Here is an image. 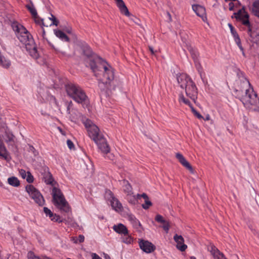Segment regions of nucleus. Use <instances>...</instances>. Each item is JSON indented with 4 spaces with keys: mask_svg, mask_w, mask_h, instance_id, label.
<instances>
[{
    "mask_svg": "<svg viewBox=\"0 0 259 259\" xmlns=\"http://www.w3.org/2000/svg\"><path fill=\"white\" fill-rule=\"evenodd\" d=\"M51 17H52L50 18L52 20V23L50 24V26L52 25L57 26L58 25L59 21L57 20L56 18L53 15H51Z\"/></svg>",
    "mask_w": 259,
    "mask_h": 259,
    "instance_id": "nucleus-37",
    "label": "nucleus"
},
{
    "mask_svg": "<svg viewBox=\"0 0 259 259\" xmlns=\"http://www.w3.org/2000/svg\"><path fill=\"white\" fill-rule=\"evenodd\" d=\"M42 35L43 38H45V31L44 29H43V28L42 29Z\"/></svg>",
    "mask_w": 259,
    "mask_h": 259,
    "instance_id": "nucleus-56",
    "label": "nucleus"
},
{
    "mask_svg": "<svg viewBox=\"0 0 259 259\" xmlns=\"http://www.w3.org/2000/svg\"><path fill=\"white\" fill-rule=\"evenodd\" d=\"M66 91L67 95L76 102L81 104L83 106H88L89 99L80 87L72 83L68 84L66 85Z\"/></svg>",
    "mask_w": 259,
    "mask_h": 259,
    "instance_id": "nucleus-5",
    "label": "nucleus"
},
{
    "mask_svg": "<svg viewBox=\"0 0 259 259\" xmlns=\"http://www.w3.org/2000/svg\"><path fill=\"white\" fill-rule=\"evenodd\" d=\"M213 256L214 259H225L227 258L225 255L221 252L220 250L218 251L217 253H215Z\"/></svg>",
    "mask_w": 259,
    "mask_h": 259,
    "instance_id": "nucleus-32",
    "label": "nucleus"
},
{
    "mask_svg": "<svg viewBox=\"0 0 259 259\" xmlns=\"http://www.w3.org/2000/svg\"><path fill=\"white\" fill-rule=\"evenodd\" d=\"M210 247L211 249L210 251L212 255L219 251V250L214 245H211Z\"/></svg>",
    "mask_w": 259,
    "mask_h": 259,
    "instance_id": "nucleus-40",
    "label": "nucleus"
},
{
    "mask_svg": "<svg viewBox=\"0 0 259 259\" xmlns=\"http://www.w3.org/2000/svg\"><path fill=\"white\" fill-rule=\"evenodd\" d=\"M237 3L236 4H234L232 2H231L229 3V10L230 11H232L234 9V7L235 6L237 5Z\"/></svg>",
    "mask_w": 259,
    "mask_h": 259,
    "instance_id": "nucleus-45",
    "label": "nucleus"
},
{
    "mask_svg": "<svg viewBox=\"0 0 259 259\" xmlns=\"http://www.w3.org/2000/svg\"><path fill=\"white\" fill-rule=\"evenodd\" d=\"M177 81L181 88L184 90L186 95L185 96L183 92L179 94V102L188 105L191 108L193 113L198 119L203 118V117L194 108L191 103V101H192L195 103L197 98V89L195 83L188 75L185 74L178 76Z\"/></svg>",
    "mask_w": 259,
    "mask_h": 259,
    "instance_id": "nucleus-3",
    "label": "nucleus"
},
{
    "mask_svg": "<svg viewBox=\"0 0 259 259\" xmlns=\"http://www.w3.org/2000/svg\"><path fill=\"white\" fill-rule=\"evenodd\" d=\"M236 35L234 36V39H235V42H236V44H237L238 46L239 47V48L241 50H243V48L241 45V41H240V39L239 38V37L237 33H235V34Z\"/></svg>",
    "mask_w": 259,
    "mask_h": 259,
    "instance_id": "nucleus-35",
    "label": "nucleus"
},
{
    "mask_svg": "<svg viewBox=\"0 0 259 259\" xmlns=\"http://www.w3.org/2000/svg\"><path fill=\"white\" fill-rule=\"evenodd\" d=\"M141 196L145 199V201L146 200L149 199L148 195L146 193H143L142 194H141Z\"/></svg>",
    "mask_w": 259,
    "mask_h": 259,
    "instance_id": "nucleus-49",
    "label": "nucleus"
},
{
    "mask_svg": "<svg viewBox=\"0 0 259 259\" xmlns=\"http://www.w3.org/2000/svg\"><path fill=\"white\" fill-rule=\"evenodd\" d=\"M109 194L111 195V203L112 208L116 211H121L123 209L121 203L113 196V194L111 191H109Z\"/></svg>",
    "mask_w": 259,
    "mask_h": 259,
    "instance_id": "nucleus-15",
    "label": "nucleus"
},
{
    "mask_svg": "<svg viewBox=\"0 0 259 259\" xmlns=\"http://www.w3.org/2000/svg\"><path fill=\"white\" fill-rule=\"evenodd\" d=\"M67 32H68V33H70V31H69V30H68Z\"/></svg>",
    "mask_w": 259,
    "mask_h": 259,
    "instance_id": "nucleus-63",
    "label": "nucleus"
},
{
    "mask_svg": "<svg viewBox=\"0 0 259 259\" xmlns=\"http://www.w3.org/2000/svg\"><path fill=\"white\" fill-rule=\"evenodd\" d=\"M136 198H137V200L138 199H140L141 197H142V196H141V194H138L137 195V196H136Z\"/></svg>",
    "mask_w": 259,
    "mask_h": 259,
    "instance_id": "nucleus-55",
    "label": "nucleus"
},
{
    "mask_svg": "<svg viewBox=\"0 0 259 259\" xmlns=\"http://www.w3.org/2000/svg\"><path fill=\"white\" fill-rule=\"evenodd\" d=\"M2 61V56H0V62Z\"/></svg>",
    "mask_w": 259,
    "mask_h": 259,
    "instance_id": "nucleus-62",
    "label": "nucleus"
},
{
    "mask_svg": "<svg viewBox=\"0 0 259 259\" xmlns=\"http://www.w3.org/2000/svg\"><path fill=\"white\" fill-rule=\"evenodd\" d=\"M27 174L26 177L25 178L26 179V181L29 183L33 182V177L31 173L29 171H27Z\"/></svg>",
    "mask_w": 259,
    "mask_h": 259,
    "instance_id": "nucleus-36",
    "label": "nucleus"
},
{
    "mask_svg": "<svg viewBox=\"0 0 259 259\" xmlns=\"http://www.w3.org/2000/svg\"><path fill=\"white\" fill-rule=\"evenodd\" d=\"M92 259H102L99 255L95 253L93 254Z\"/></svg>",
    "mask_w": 259,
    "mask_h": 259,
    "instance_id": "nucleus-48",
    "label": "nucleus"
},
{
    "mask_svg": "<svg viewBox=\"0 0 259 259\" xmlns=\"http://www.w3.org/2000/svg\"><path fill=\"white\" fill-rule=\"evenodd\" d=\"M0 144H2V140L1 137H0Z\"/></svg>",
    "mask_w": 259,
    "mask_h": 259,
    "instance_id": "nucleus-59",
    "label": "nucleus"
},
{
    "mask_svg": "<svg viewBox=\"0 0 259 259\" xmlns=\"http://www.w3.org/2000/svg\"><path fill=\"white\" fill-rule=\"evenodd\" d=\"M81 53L86 66L90 67L95 76L99 78V87L101 90L107 91L114 89V70L111 66L94 54L88 46L81 48Z\"/></svg>",
    "mask_w": 259,
    "mask_h": 259,
    "instance_id": "nucleus-1",
    "label": "nucleus"
},
{
    "mask_svg": "<svg viewBox=\"0 0 259 259\" xmlns=\"http://www.w3.org/2000/svg\"><path fill=\"white\" fill-rule=\"evenodd\" d=\"M19 174L23 179H25L27 174L25 170L21 169L19 170Z\"/></svg>",
    "mask_w": 259,
    "mask_h": 259,
    "instance_id": "nucleus-41",
    "label": "nucleus"
},
{
    "mask_svg": "<svg viewBox=\"0 0 259 259\" xmlns=\"http://www.w3.org/2000/svg\"><path fill=\"white\" fill-rule=\"evenodd\" d=\"M8 184L13 187H18L20 185V181L15 177H11L8 179Z\"/></svg>",
    "mask_w": 259,
    "mask_h": 259,
    "instance_id": "nucleus-23",
    "label": "nucleus"
},
{
    "mask_svg": "<svg viewBox=\"0 0 259 259\" xmlns=\"http://www.w3.org/2000/svg\"><path fill=\"white\" fill-rule=\"evenodd\" d=\"M119 8L120 12L126 16H129L130 14L127 8L122 0H114Z\"/></svg>",
    "mask_w": 259,
    "mask_h": 259,
    "instance_id": "nucleus-16",
    "label": "nucleus"
},
{
    "mask_svg": "<svg viewBox=\"0 0 259 259\" xmlns=\"http://www.w3.org/2000/svg\"><path fill=\"white\" fill-rule=\"evenodd\" d=\"M72 240L74 241V243H77L78 242V239L75 237L72 238Z\"/></svg>",
    "mask_w": 259,
    "mask_h": 259,
    "instance_id": "nucleus-51",
    "label": "nucleus"
},
{
    "mask_svg": "<svg viewBox=\"0 0 259 259\" xmlns=\"http://www.w3.org/2000/svg\"><path fill=\"white\" fill-rule=\"evenodd\" d=\"M188 49L191 54L192 57L193 58L194 61H196L198 57V52L191 47H189L188 48Z\"/></svg>",
    "mask_w": 259,
    "mask_h": 259,
    "instance_id": "nucleus-29",
    "label": "nucleus"
},
{
    "mask_svg": "<svg viewBox=\"0 0 259 259\" xmlns=\"http://www.w3.org/2000/svg\"><path fill=\"white\" fill-rule=\"evenodd\" d=\"M128 220L131 223L134 225L137 226V225H140L139 221L133 215L130 214L128 217Z\"/></svg>",
    "mask_w": 259,
    "mask_h": 259,
    "instance_id": "nucleus-31",
    "label": "nucleus"
},
{
    "mask_svg": "<svg viewBox=\"0 0 259 259\" xmlns=\"http://www.w3.org/2000/svg\"><path fill=\"white\" fill-rule=\"evenodd\" d=\"M205 120H210V116L209 115H207L205 118H203Z\"/></svg>",
    "mask_w": 259,
    "mask_h": 259,
    "instance_id": "nucleus-53",
    "label": "nucleus"
},
{
    "mask_svg": "<svg viewBox=\"0 0 259 259\" xmlns=\"http://www.w3.org/2000/svg\"><path fill=\"white\" fill-rule=\"evenodd\" d=\"M54 33L56 36L62 40L66 41H69V39L68 37L62 31L60 30H54Z\"/></svg>",
    "mask_w": 259,
    "mask_h": 259,
    "instance_id": "nucleus-22",
    "label": "nucleus"
},
{
    "mask_svg": "<svg viewBox=\"0 0 259 259\" xmlns=\"http://www.w3.org/2000/svg\"><path fill=\"white\" fill-rule=\"evenodd\" d=\"M52 194L54 204L61 212H70V207L60 189L54 186L52 189Z\"/></svg>",
    "mask_w": 259,
    "mask_h": 259,
    "instance_id": "nucleus-6",
    "label": "nucleus"
},
{
    "mask_svg": "<svg viewBox=\"0 0 259 259\" xmlns=\"http://www.w3.org/2000/svg\"><path fill=\"white\" fill-rule=\"evenodd\" d=\"M5 136H6L5 141L7 143L10 142H14L15 137L10 132L6 131L5 132Z\"/></svg>",
    "mask_w": 259,
    "mask_h": 259,
    "instance_id": "nucleus-28",
    "label": "nucleus"
},
{
    "mask_svg": "<svg viewBox=\"0 0 259 259\" xmlns=\"http://www.w3.org/2000/svg\"><path fill=\"white\" fill-rule=\"evenodd\" d=\"M0 156L7 161H9L10 160V156L3 144H0Z\"/></svg>",
    "mask_w": 259,
    "mask_h": 259,
    "instance_id": "nucleus-18",
    "label": "nucleus"
},
{
    "mask_svg": "<svg viewBox=\"0 0 259 259\" xmlns=\"http://www.w3.org/2000/svg\"><path fill=\"white\" fill-rule=\"evenodd\" d=\"M26 7L29 11L31 13L32 16L36 19L37 18V13L33 5L31 3L30 4L26 5Z\"/></svg>",
    "mask_w": 259,
    "mask_h": 259,
    "instance_id": "nucleus-25",
    "label": "nucleus"
},
{
    "mask_svg": "<svg viewBox=\"0 0 259 259\" xmlns=\"http://www.w3.org/2000/svg\"><path fill=\"white\" fill-rule=\"evenodd\" d=\"M27 192L36 203L39 205H43L45 200L40 192L32 185H27L25 187Z\"/></svg>",
    "mask_w": 259,
    "mask_h": 259,
    "instance_id": "nucleus-8",
    "label": "nucleus"
},
{
    "mask_svg": "<svg viewBox=\"0 0 259 259\" xmlns=\"http://www.w3.org/2000/svg\"><path fill=\"white\" fill-rule=\"evenodd\" d=\"M127 199L129 203L132 204H135L137 202V198L135 195L131 194V195L127 196Z\"/></svg>",
    "mask_w": 259,
    "mask_h": 259,
    "instance_id": "nucleus-30",
    "label": "nucleus"
},
{
    "mask_svg": "<svg viewBox=\"0 0 259 259\" xmlns=\"http://www.w3.org/2000/svg\"><path fill=\"white\" fill-rule=\"evenodd\" d=\"M167 15L169 18V21H171V16L170 14H169V12H167Z\"/></svg>",
    "mask_w": 259,
    "mask_h": 259,
    "instance_id": "nucleus-54",
    "label": "nucleus"
},
{
    "mask_svg": "<svg viewBox=\"0 0 259 259\" xmlns=\"http://www.w3.org/2000/svg\"><path fill=\"white\" fill-rule=\"evenodd\" d=\"M234 15L237 20L240 21L243 25L248 27V30L250 32L251 29L249 21V15L244 9L239 10L237 13H234Z\"/></svg>",
    "mask_w": 259,
    "mask_h": 259,
    "instance_id": "nucleus-9",
    "label": "nucleus"
},
{
    "mask_svg": "<svg viewBox=\"0 0 259 259\" xmlns=\"http://www.w3.org/2000/svg\"><path fill=\"white\" fill-rule=\"evenodd\" d=\"M192 9L196 15L201 17L204 22L206 21L207 18L204 7L198 5H194L192 6Z\"/></svg>",
    "mask_w": 259,
    "mask_h": 259,
    "instance_id": "nucleus-13",
    "label": "nucleus"
},
{
    "mask_svg": "<svg viewBox=\"0 0 259 259\" xmlns=\"http://www.w3.org/2000/svg\"><path fill=\"white\" fill-rule=\"evenodd\" d=\"M225 2H228L230 1V0H225ZM230 1H235L236 2L237 4L240 5V3L237 0H230Z\"/></svg>",
    "mask_w": 259,
    "mask_h": 259,
    "instance_id": "nucleus-52",
    "label": "nucleus"
},
{
    "mask_svg": "<svg viewBox=\"0 0 259 259\" xmlns=\"http://www.w3.org/2000/svg\"><path fill=\"white\" fill-rule=\"evenodd\" d=\"M176 158L178 159L181 164L184 166L186 168L188 169L191 174H194V171L192 166L189 162L185 159L182 154L180 153H176Z\"/></svg>",
    "mask_w": 259,
    "mask_h": 259,
    "instance_id": "nucleus-14",
    "label": "nucleus"
},
{
    "mask_svg": "<svg viewBox=\"0 0 259 259\" xmlns=\"http://www.w3.org/2000/svg\"><path fill=\"white\" fill-rule=\"evenodd\" d=\"M84 240V237L82 235H79L78 238V241L79 243L83 242Z\"/></svg>",
    "mask_w": 259,
    "mask_h": 259,
    "instance_id": "nucleus-46",
    "label": "nucleus"
},
{
    "mask_svg": "<svg viewBox=\"0 0 259 259\" xmlns=\"http://www.w3.org/2000/svg\"><path fill=\"white\" fill-rule=\"evenodd\" d=\"M0 65L4 68H8L11 65V62L2 56V61L0 62Z\"/></svg>",
    "mask_w": 259,
    "mask_h": 259,
    "instance_id": "nucleus-27",
    "label": "nucleus"
},
{
    "mask_svg": "<svg viewBox=\"0 0 259 259\" xmlns=\"http://www.w3.org/2000/svg\"><path fill=\"white\" fill-rule=\"evenodd\" d=\"M225 259H228V258H225Z\"/></svg>",
    "mask_w": 259,
    "mask_h": 259,
    "instance_id": "nucleus-64",
    "label": "nucleus"
},
{
    "mask_svg": "<svg viewBox=\"0 0 259 259\" xmlns=\"http://www.w3.org/2000/svg\"><path fill=\"white\" fill-rule=\"evenodd\" d=\"M149 50L150 51L152 54H154V51L153 48L152 47H149Z\"/></svg>",
    "mask_w": 259,
    "mask_h": 259,
    "instance_id": "nucleus-50",
    "label": "nucleus"
},
{
    "mask_svg": "<svg viewBox=\"0 0 259 259\" xmlns=\"http://www.w3.org/2000/svg\"><path fill=\"white\" fill-rule=\"evenodd\" d=\"M155 221L157 222L160 223H165L166 221H165L163 217L160 214H157L155 217Z\"/></svg>",
    "mask_w": 259,
    "mask_h": 259,
    "instance_id": "nucleus-34",
    "label": "nucleus"
},
{
    "mask_svg": "<svg viewBox=\"0 0 259 259\" xmlns=\"http://www.w3.org/2000/svg\"><path fill=\"white\" fill-rule=\"evenodd\" d=\"M163 229L165 231L166 233H168L169 229V223L168 222L166 221L165 223H163L162 226Z\"/></svg>",
    "mask_w": 259,
    "mask_h": 259,
    "instance_id": "nucleus-39",
    "label": "nucleus"
},
{
    "mask_svg": "<svg viewBox=\"0 0 259 259\" xmlns=\"http://www.w3.org/2000/svg\"><path fill=\"white\" fill-rule=\"evenodd\" d=\"M123 235V236L121 238L122 242L126 244H131L133 242V238L128 234V232L126 234Z\"/></svg>",
    "mask_w": 259,
    "mask_h": 259,
    "instance_id": "nucleus-26",
    "label": "nucleus"
},
{
    "mask_svg": "<svg viewBox=\"0 0 259 259\" xmlns=\"http://www.w3.org/2000/svg\"><path fill=\"white\" fill-rule=\"evenodd\" d=\"M190 259H196V257L193 256H192L190 257Z\"/></svg>",
    "mask_w": 259,
    "mask_h": 259,
    "instance_id": "nucleus-57",
    "label": "nucleus"
},
{
    "mask_svg": "<svg viewBox=\"0 0 259 259\" xmlns=\"http://www.w3.org/2000/svg\"><path fill=\"white\" fill-rule=\"evenodd\" d=\"M236 97L240 99L247 108L253 110H259V99L248 80L241 73L234 89Z\"/></svg>",
    "mask_w": 259,
    "mask_h": 259,
    "instance_id": "nucleus-2",
    "label": "nucleus"
},
{
    "mask_svg": "<svg viewBox=\"0 0 259 259\" xmlns=\"http://www.w3.org/2000/svg\"><path fill=\"white\" fill-rule=\"evenodd\" d=\"M251 10L255 16L259 17V0H255L253 3Z\"/></svg>",
    "mask_w": 259,
    "mask_h": 259,
    "instance_id": "nucleus-19",
    "label": "nucleus"
},
{
    "mask_svg": "<svg viewBox=\"0 0 259 259\" xmlns=\"http://www.w3.org/2000/svg\"><path fill=\"white\" fill-rule=\"evenodd\" d=\"M174 239L177 243L176 247L181 251H184L187 248V245L184 244V239L181 235L176 234Z\"/></svg>",
    "mask_w": 259,
    "mask_h": 259,
    "instance_id": "nucleus-12",
    "label": "nucleus"
},
{
    "mask_svg": "<svg viewBox=\"0 0 259 259\" xmlns=\"http://www.w3.org/2000/svg\"><path fill=\"white\" fill-rule=\"evenodd\" d=\"M124 185L123 187V191L124 193H125L127 195H131V194H133L132 192V187L131 185L130 184L128 181H124Z\"/></svg>",
    "mask_w": 259,
    "mask_h": 259,
    "instance_id": "nucleus-24",
    "label": "nucleus"
},
{
    "mask_svg": "<svg viewBox=\"0 0 259 259\" xmlns=\"http://www.w3.org/2000/svg\"><path fill=\"white\" fill-rule=\"evenodd\" d=\"M50 219L52 221H55V222H58L59 223H65V224L68 223L69 222H71V219L70 218H68V220H67L66 219H61L59 215H57L56 214H53V216L52 217H50Z\"/></svg>",
    "mask_w": 259,
    "mask_h": 259,
    "instance_id": "nucleus-21",
    "label": "nucleus"
},
{
    "mask_svg": "<svg viewBox=\"0 0 259 259\" xmlns=\"http://www.w3.org/2000/svg\"><path fill=\"white\" fill-rule=\"evenodd\" d=\"M41 21H42V24L43 26H46L44 24V23L43 22V20H41Z\"/></svg>",
    "mask_w": 259,
    "mask_h": 259,
    "instance_id": "nucleus-60",
    "label": "nucleus"
},
{
    "mask_svg": "<svg viewBox=\"0 0 259 259\" xmlns=\"http://www.w3.org/2000/svg\"><path fill=\"white\" fill-rule=\"evenodd\" d=\"M97 145L99 149L104 153H108L110 151V148L107 143L106 139L103 136L99 137L98 139L94 141Z\"/></svg>",
    "mask_w": 259,
    "mask_h": 259,
    "instance_id": "nucleus-10",
    "label": "nucleus"
},
{
    "mask_svg": "<svg viewBox=\"0 0 259 259\" xmlns=\"http://www.w3.org/2000/svg\"><path fill=\"white\" fill-rule=\"evenodd\" d=\"M182 40L184 41L186 43V39L182 38Z\"/></svg>",
    "mask_w": 259,
    "mask_h": 259,
    "instance_id": "nucleus-58",
    "label": "nucleus"
},
{
    "mask_svg": "<svg viewBox=\"0 0 259 259\" xmlns=\"http://www.w3.org/2000/svg\"><path fill=\"white\" fill-rule=\"evenodd\" d=\"M44 180L45 182L47 184L51 185L52 186H54V179L52 177V175L50 172H45L44 174V177H43Z\"/></svg>",
    "mask_w": 259,
    "mask_h": 259,
    "instance_id": "nucleus-20",
    "label": "nucleus"
},
{
    "mask_svg": "<svg viewBox=\"0 0 259 259\" xmlns=\"http://www.w3.org/2000/svg\"><path fill=\"white\" fill-rule=\"evenodd\" d=\"M44 211L46 213V214L47 215H49L50 218L53 216V213L48 208L46 207H44Z\"/></svg>",
    "mask_w": 259,
    "mask_h": 259,
    "instance_id": "nucleus-38",
    "label": "nucleus"
},
{
    "mask_svg": "<svg viewBox=\"0 0 259 259\" xmlns=\"http://www.w3.org/2000/svg\"><path fill=\"white\" fill-rule=\"evenodd\" d=\"M228 25H229V27L230 28L231 32L232 33V34H233V36H235L236 35L235 34V33H237L234 29V28H233V26L231 24H229Z\"/></svg>",
    "mask_w": 259,
    "mask_h": 259,
    "instance_id": "nucleus-44",
    "label": "nucleus"
},
{
    "mask_svg": "<svg viewBox=\"0 0 259 259\" xmlns=\"http://www.w3.org/2000/svg\"><path fill=\"white\" fill-rule=\"evenodd\" d=\"M152 203L149 200V199L146 200L145 201V203L142 204V207L145 209H147L149 208L150 206H152Z\"/></svg>",
    "mask_w": 259,
    "mask_h": 259,
    "instance_id": "nucleus-33",
    "label": "nucleus"
},
{
    "mask_svg": "<svg viewBox=\"0 0 259 259\" xmlns=\"http://www.w3.org/2000/svg\"><path fill=\"white\" fill-rule=\"evenodd\" d=\"M29 152H32L34 156H37L38 154V152L35 150L34 148L32 146H29Z\"/></svg>",
    "mask_w": 259,
    "mask_h": 259,
    "instance_id": "nucleus-42",
    "label": "nucleus"
},
{
    "mask_svg": "<svg viewBox=\"0 0 259 259\" xmlns=\"http://www.w3.org/2000/svg\"><path fill=\"white\" fill-rule=\"evenodd\" d=\"M67 144L68 145V147L70 149H71L72 148L74 147V144L73 142L70 140H68L67 141Z\"/></svg>",
    "mask_w": 259,
    "mask_h": 259,
    "instance_id": "nucleus-43",
    "label": "nucleus"
},
{
    "mask_svg": "<svg viewBox=\"0 0 259 259\" xmlns=\"http://www.w3.org/2000/svg\"><path fill=\"white\" fill-rule=\"evenodd\" d=\"M72 102L71 101H70L68 103V106H67V111L68 113H70V108L72 106Z\"/></svg>",
    "mask_w": 259,
    "mask_h": 259,
    "instance_id": "nucleus-47",
    "label": "nucleus"
},
{
    "mask_svg": "<svg viewBox=\"0 0 259 259\" xmlns=\"http://www.w3.org/2000/svg\"><path fill=\"white\" fill-rule=\"evenodd\" d=\"M139 246L143 251L147 253H151L155 249V246L148 241L140 240L139 242Z\"/></svg>",
    "mask_w": 259,
    "mask_h": 259,
    "instance_id": "nucleus-11",
    "label": "nucleus"
},
{
    "mask_svg": "<svg viewBox=\"0 0 259 259\" xmlns=\"http://www.w3.org/2000/svg\"><path fill=\"white\" fill-rule=\"evenodd\" d=\"M11 26L19 40L25 45L27 51L34 59H37L39 54L34 40L27 29L17 22L12 23Z\"/></svg>",
    "mask_w": 259,
    "mask_h": 259,
    "instance_id": "nucleus-4",
    "label": "nucleus"
},
{
    "mask_svg": "<svg viewBox=\"0 0 259 259\" xmlns=\"http://www.w3.org/2000/svg\"><path fill=\"white\" fill-rule=\"evenodd\" d=\"M113 230L116 233L123 235L126 234L128 233V230L126 227L122 224L119 223L113 227Z\"/></svg>",
    "mask_w": 259,
    "mask_h": 259,
    "instance_id": "nucleus-17",
    "label": "nucleus"
},
{
    "mask_svg": "<svg viewBox=\"0 0 259 259\" xmlns=\"http://www.w3.org/2000/svg\"><path fill=\"white\" fill-rule=\"evenodd\" d=\"M59 131H60L61 133H62V129H61V128H60V127H59Z\"/></svg>",
    "mask_w": 259,
    "mask_h": 259,
    "instance_id": "nucleus-61",
    "label": "nucleus"
},
{
    "mask_svg": "<svg viewBox=\"0 0 259 259\" xmlns=\"http://www.w3.org/2000/svg\"><path fill=\"white\" fill-rule=\"evenodd\" d=\"M83 123L87 129L89 136L94 141L103 136L100 134L99 127L91 120L87 119L83 121Z\"/></svg>",
    "mask_w": 259,
    "mask_h": 259,
    "instance_id": "nucleus-7",
    "label": "nucleus"
}]
</instances>
